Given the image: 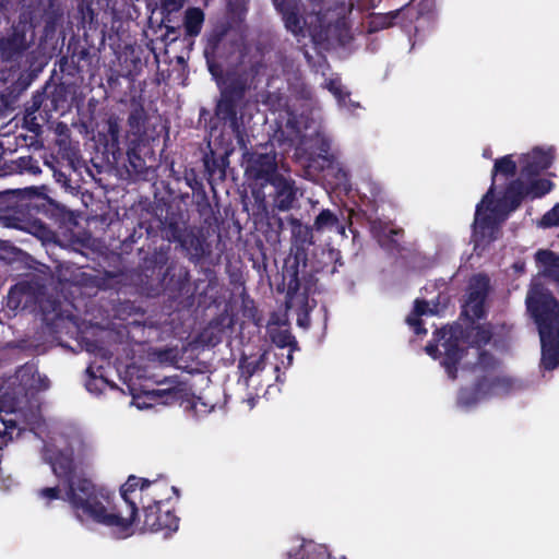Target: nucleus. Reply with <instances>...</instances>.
<instances>
[{"instance_id": "obj_51", "label": "nucleus", "mask_w": 559, "mask_h": 559, "mask_svg": "<svg viewBox=\"0 0 559 559\" xmlns=\"http://www.w3.org/2000/svg\"><path fill=\"white\" fill-rule=\"evenodd\" d=\"M559 226V202L547 211L539 221V227L552 228Z\"/></svg>"}, {"instance_id": "obj_1", "label": "nucleus", "mask_w": 559, "mask_h": 559, "mask_svg": "<svg viewBox=\"0 0 559 559\" xmlns=\"http://www.w3.org/2000/svg\"><path fill=\"white\" fill-rule=\"evenodd\" d=\"M36 497L46 508H51L56 500L68 502L81 524L92 522L114 530L120 537L131 535L133 518L122 514L115 503V493L85 476L79 477L64 491L58 485L43 487L36 491Z\"/></svg>"}, {"instance_id": "obj_16", "label": "nucleus", "mask_w": 559, "mask_h": 559, "mask_svg": "<svg viewBox=\"0 0 559 559\" xmlns=\"http://www.w3.org/2000/svg\"><path fill=\"white\" fill-rule=\"evenodd\" d=\"M33 301L41 314L43 322L52 331L62 326L64 321H74V314L62 310V304L58 298L46 295L40 288H34Z\"/></svg>"}, {"instance_id": "obj_48", "label": "nucleus", "mask_w": 559, "mask_h": 559, "mask_svg": "<svg viewBox=\"0 0 559 559\" xmlns=\"http://www.w3.org/2000/svg\"><path fill=\"white\" fill-rule=\"evenodd\" d=\"M484 203L491 204L492 201L491 202H489V200L486 202L481 201L479 204H477L476 212H475L474 225H475V228H479L481 230H486V229L492 230L496 227V222H495V218L490 214H484L481 212Z\"/></svg>"}, {"instance_id": "obj_54", "label": "nucleus", "mask_w": 559, "mask_h": 559, "mask_svg": "<svg viewBox=\"0 0 559 559\" xmlns=\"http://www.w3.org/2000/svg\"><path fill=\"white\" fill-rule=\"evenodd\" d=\"M475 333L473 335V343L477 346L486 345L491 341L492 333L488 328L484 325L475 326Z\"/></svg>"}, {"instance_id": "obj_11", "label": "nucleus", "mask_w": 559, "mask_h": 559, "mask_svg": "<svg viewBox=\"0 0 559 559\" xmlns=\"http://www.w3.org/2000/svg\"><path fill=\"white\" fill-rule=\"evenodd\" d=\"M141 516L138 513L133 523L140 532H160L168 537L178 531L180 519L167 507L168 504H145L144 498H141Z\"/></svg>"}, {"instance_id": "obj_31", "label": "nucleus", "mask_w": 559, "mask_h": 559, "mask_svg": "<svg viewBox=\"0 0 559 559\" xmlns=\"http://www.w3.org/2000/svg\"><path fill=\"white\" fill-rule=\"evenodd\" d=\"M312 226L318 234L332 230H335L341 235L345 234V226L341 223L337 214L330 209L321 210L316 216Z\"/></svg>"}, {"instance_id": "obj_24", "label": "nucleus", "mask_w": 559, "mask_h": 559, "mask_svg": "<svg viewBox=\"0 0 559 559\" xmlns=\"http://www.w3.org/2000/svg\"><path fill=\"white\" fill-rule=\"evenodd\" d=\"M535 260L543 266V271L532 281L530 289L536 282L549 289L543 280H548L559 287V254L548 249H540L535 253Z\"/></svg>"}, {"instance_id": "obj_23", "label": "nucleus", "mask_w": 559, "mask_h": 559, "mask_svg": "<svg viewBox=\"0 0 559 559\" xmlns=\"http://www.w3.org/2000/svg\"><path fill=\"white\" fill-rule=\"evenodd\" d=\"M515 388V380L504 373L495 372L491 374H481L478 377V390L483 396H506Z\"/></svg>"}, {"instance_id": "obj_33", "label": "nucleus", "mask_w": 559, "mask_h": 559, "mask_svg": "<svg viewBox=\"0 0 559 559\" xmlns=\"http://www.w3.org/2000/svg\"><path fill=\"white\" fill-rule=\"evenodd\" d=\"M428 313H435V311L430 309L428 301L425 299H416L413 311L406 318L407 324L413 329L415 334H427V330L424 326V322L420 317Z\"/></svg>"}, {"instance_id": "obj_59", "label": "nucleus", "mask_w": 559, "mask_h": 559, "mask_svg": "<svg viewBox=\"0 0 559 559\" xmlns=\"http://www.w3.org/2000/svg\"><path fill=\"white\" fill-rule=\"evenodd\" d=\"M402 235H403V229L391 228V229L389 230V235H388V237H389L390 241H391L392 243H394V247H396V248H397V247H399V245H397V241H396L395 237H397V236H402Z\"/></svg>"}, {"instance_id": "obj_61", "label": "nucleus", "mask_w": 559, "mask_h": 559, "mask_svg": "<svg viewBox=\"0 0 559 559\" xmlns=\"http://www.w3.org/2000/svg\"><path fill=\"white\" fill-rule=\"evenodd\" d=\"M179 277H180V287L183 286L186 282H189V271L186 267H180L179 270Z\"/></svg>"}, {"instance_id": "obj_46", "label": "nucleus", "mask_w": 559, "mask_h": 559, "mask_svg": "<svg viewBox=\"0 0 559 559\" xmlns=\"http://www.w3.org/2000/svg\"><path fill=\"white\" fill-rule=\"evenodd\" d=\"M462 314L466 316L471 321L483 319L486 314L485 301L466 299Z\"/></svg>"}, {"instance_id": "obj_35", "label": "nucleus", "mask_w": 559, "mask_h": 559, "mask_svg": "<svg viewBox=\"0 0 559 559\" xmlns=\"http://www.w3.org/2000/svg\"><path fill=\"white\" fill-rule=\"evenodd\" d=\"M490 288V281L486 274L474 275L468 284L467 299L486 301Z\"/></svg>"}, {"instance_id": "obj_3", "label": "nucleus", "mask_w": 559, "mask_h": 559, "mask_svg": "<svg viewBox=\"0 0 559 559\" xmlns=\"http://www.w3.org/2000/svg\"><path fill=\"white\" fill-rule=\"evenodd\" d=\"M265 67L261 55L249 53L246 48H242L239 50L235 67L225 73L224 86L221 87L214 115L218 120L228 123L240 145H245V128L242 117L238 116L239 107L247 91L255 87L257 80Z\"/></svg>"}, {"instance_id": "obj_42", "label": "nucleus", "mask_w": 559, "mask_h": 559, "mask_svg": "<svg viewBox=\"0 0 559 559\" xmlns=\"http://www.w3.org/2000/svg\"><path fill=\"white\" fill-rule=\"evenodd\" d=\"M328 88L336 98L340 106L346 107L348 109H355L359 107L358 103H354L350 99V93L345 90L341 82L332 80L330 81Z\"/></svg>"}, {"instance_id": "obj_43", "label": "nucleus", "mask_w": 559, "mask_h": 559, "mask_svg": "<svg viewBox=\"0 0 559 559\" xmlns=\"http://www.w3.org/2000/svg\"><path fill=\"white\" fill-rule=\"evenodd\" d=\"M500 361L488 350L481 349L478 354L475 368L483 374H491L497 372Z\"/></svg>"}, {"instance_id": "obj_53", "label": "nucleus", "mask_w": 559, "mask_h": 559, "mask_svg": "<svg viewBox=\"0 0 559 559\" xmlns=\"http://www.w3.org/2000/svg\"><path fill=\"white\" fill-rule=\"evenodd\" d=\"M78 283L86 287L102 288L104 286V278L86 272H81L78 277Z\"/></svg>"}, {"instance_id": "obj_47", "label": "nucleus", "mask_w": 559, "mask_h": 559, "mask_svg": "<svg viewBox=\"0 0 559 559\" xmlns=\"http://www.w3.org/2000/svg\"><path fill=\"white\" fill-rule=\"evenodd\" d=\"M186 3V0H159V11L163 15V22H173V13L179 12Z\"/></svg>"}, {"instance_id": "obj_2", "label": "nucleus", "mask_w": 559, "mask_h": 559, "mask_svg": "<svg viewBox=\"0 0 559 559\" xmlns=\"http://www.w3.org/2000/svg\"><path fill=\"white\" fill-rule=\"evenodd\" d=\"M62 19L59 0H22L16 19L0 34V64L10 68L20 64L35 45L40 25L39 44L52 40Z\"/></svg>"}, {"instance_id": "obj_28", "label": "nucleus", "mask_w": 559, "mask_h": 559, "mask_svg": "<svg viewBox=\"0 0 559 559\" xmlns=\"http://www.w3.org/2000/svg\"><path fill=\"white\" fill-rule=\"evenodd\" d=\"M518 171V164L513 159V156L511 154L504 155L500 158H497L495 160L492 171H491V185L486 192V194L483 197V202H486L489 200V202L493 199L495 193V180L498 175H501L506 178H512L516 175Z\"/></svg>"}, {"instance_id": "obj_60", "label": "nucleus", "mask_w": 559, "mask_h": 559, "mask_svg": "<svg viewBox=\"0 0 559 559\" xmlns=\"http://www.w3.org/2000/svg\"><path fill=\"white\" fill-rule=\"evenodd\" d=\"M162 25L166 28L167 35H174V39L176 38L178 34V28L173 25V22H163Z\"/></svg>"}, {"instance_id": "obj_13", "label": "nucleus", "mask_w": 559, "mask_h": 559, "mask_svg": "<svg viewBox=\"0 0 559 559\" xmlns=\"http://www.w3.org/2000/svg\"><path fill=\"white\" fill-rule=\"evenodd\" d=\"M159 384H169V386L148 391L146 396L151 401L164 405L178 404L187 409L195 407V395L191 386L187 382L181 381L179 376L164 378Z\"/></svg>"}, {"instance_id": "obj_50", "label": "nucleus", "mask_w": 559, "mask_h": 559, "mask_svg": "<svg viewBox=\"0 0 559 559\" xmlns=\"http://www.w3.org/2000/svg\"><path fill=\"white\" fill-rule=\"evenodd\" d=\"M70 176L71 173L69 166L66 169H53V178L56 182H58L66 191L78 193L79 186L73 183Z\"/></svg>"}, {"instance_id": "obj_12", "label": "nucleus", "mask_w": 559, "mask_h": 559, "mask_svg": "<svg viewBox=\"0 0 559 559\" xmlns=\"http://www.w3.org/2000/svg\"><path fill=\"white\" fill-rule=\"evenodd\" d=\"M43 459L45 463L49 464L53 475L63 483L64 489L78 481L79 464L71 445L59 448L53 443H46L43 447Z\"/></svg>"}, {"instance_id": "obj_9", "label": "nucleus", "mask_w": 559, "mask_h": 559, "mask_svg": "<svg viewBox=\"0 0 559 559\" xmlns=\"http://www.w3.org/2000/svg\"><path fill=\"white\" fill-rule=\"evenodd\" d=\"M67 104V91L63 85H47L43 91H37L25 105V120L40 128L35 120L49 121L53 112L64 108Z\"/></svg>"}, {"instance_id": "obj_38", "label": "nucleus", "mask_w": 559, "mask_h": 559, "mask_svg": "<svg viewBox=\"0 0 559 559\" xmlns=\"http://www.w3.org/2000/svg\"><path fill=\"white\" fill-rule=\"evenodd\" d=\"M204 168L207 175L212 178L218 175L219 179H224L226 176V167L228 165L227 155L216 156L213 151L210 154H205L204 158Z\"/></svg>"}, {"instance_id": "obj_30", "label": "nucleus", "mask_w": 559, "mask_h": 559, "mask_svg": "<svg viewBox=\"0 0 559 559\" xmlns=\"http://www.w3.org/2000/svg\"><path fill=\"white\" fill-rule=\"evenodd\" d=\"M326 546L302 539L301 544L288 551V559H330Z\"/></svg>"}, {"instance_id": "obj_26", "label": "nucleus", "mask_w": 559, "mask_h": 559, "mask_svg": "<svg viewBox=\"0 0 559 559\" xmlns=\"http://www.w3.org/2000/svg\"><path fill=\"white\" fill-rule=\"evenodd\" d=\"M525 198H528L526 183L521 178H516L507 185L498 206L506 213H510L519 209Z\"/></svg>"}, {"instance_id": "obj_37", "label": "nucleus", "mask_w": 559, "mask_h": 559, "mask_svg": "<svg viewBox=\"0 0 559 559\" xmlns=\"http://www.w3.org/2000/svg\"><path fill=\"white\" fill-rule=\"evenodd\" d=\"M68 51L70 52L71 62L76 71L83 69L84 66H90L92 62V53L88 47L78 41H69Z\"/></svg>"}, {"instance_id": "obj_57", "label": "nucleus", "mask_w": 559, "mask_h": 559, "mask_svg": "<svg viewBox=\"0 0 559 559\" xmlns=\"http://www.w3.org/2000/svg\"><path fill=\"white\" fill-rule=\"evenodd\" d=\"M426 353L432 357L433 359H437L440 356L439 345L435 342H429L425 347Z\"/></svg>"}, {"instance_id": "obj_10", "label": "nucleus", "mask_w": 559, "mask_h": 559, "mask_svg": "<svg viewBox=\"0 0 559 559\" xmlns=\"http://www.w3.org/2000/svg\"><path fill=\"white\" fill-rule=\"evenodd\" d=\"M228 28L225 25L214 27L205 36L204 58L206 66L215 80L224 76V67L229 62V57L238 48V44L227 40Z\"/></svg>"}, {"instance_id": "obj_20", "label": "nucleus", "mask_w": 559, "mask_h": 559, "mask_svg": "<svg viewBox=\"0 0 559 559\" xmlns=\"http://www.w3.org/2000/svg\"><path fill=\"white\" fill-rule=\"evenodd\" d=\"M177 245L194 264L203 262L212 253V246L203 229L197 226H190Z\"/></svg>"}, {"instance_id": "obj_15", "label": "nucleus", "mask_w": 559, "mask_h": 559, "mask_svg": "<svg viewBox=\"0 0 559 559\" xmlns=\"http://www.w3.org/2000/svg\"><path fill=\"white\" fill-rule=\"evenodd\" d=\"M344 262L342 261V253L338 249L332 247H320L314 250L312 258H308V266L306 272L302 271V266H300V283L305 282L306 276H312L314 281V289L311 294L317 292V282L318 278L316 274H325V275H334L337 272L338 266H343Z\"/></svg>"}, {"instance_id": "obj_56", "label": "nucleus", "mask_w": 559, "mask_h": 559, "mask_svg": "<svg viewBox=\"0 0 559 559\" xmlns=\"http://www.w3.org/2000/svg\"><path fill=\"white\" fill-rule=\"evenodd\" d=\"M86 373L88 374V379L85 383L86 389L90 392H99L100 390L97 389V386H96V382L98 379H97L92 366H88L86 368Z\"/></svg>"}, {"instance_id": "obj_64", "label": "nucleus", "mask_w": 559, "mask_h": 559, "mask_svg": "<svg viewBox=\"0 0 559 559\" xmlns=\"http://www.w3.org/2000/svg\"><path fill=\"white\" fill-rule=\"evenodd\" d=\"M173 267L171 266H167L163 273V280H167V277L170 276V272H171Z\"/></svg>"}, {"instance_id": "obj_36", "label": "nucleus", "mask_w": 559, "mask_h": 559, "mask_svg": "<svg viewBox=\"0 0 559 559\" xmlns=\"http://www.w3.org/2000/svg\"><path fill=\"white\" fill-rule=\"evenodd\" d=\"M147 116L142 104L133 105L128 116L129 132L141 138L145 133Z\"/></svg>"}, {"instance_id": "obj_40", "label": "nucleus", "mask_w": 559, "mask_h": 559, "mask_svg": "<svg viewBox=\"0 0 559 559\" xmlns=\"http://www.w3.org/2000/svg\"><path fill=\"white\" fill-rule=\"evenodd\" d=\"M486 399L483 392L478 390V378L472 388H462L457 394V405L464 408L475 406L480 400Z\"/></svg>"}, {"instance_id": "obj_32", "label": "nucleus", "mask_w": 559, "mask_h": 559, "mask_svg": "<svg viewBox=\"0 0 559 559\" xmlns=\"http://www.w3.org/2000/svg\"><path fill=\"white\" fill-rule=\"evenodd\" d=\"M169 253L170 245L163 243L159 247L154 248L152 252H147L144 257H142V265L146 271H160L167 266L169 261Z\"/></svg>"}, {"instance_id": "obj_39", "label": "nucleus", "mask_w": 559, "mask_h": 559, "mask_svg": "<svg viewBox=\"0 0 559 559\" xmlns=\"http://www.w3.org/2000/svg\"><path fill=\"white\" fill-rule=\"evenodd\" d=\"M401 10L390 11L388 13H372L369 20V32L374 33L395 24Z\"/></svg>"}, {"instance_id": "obj_49", "label": "nucleus", "mask_w": 559, "mask_h": 559, "mask_svg": "<svg viewBox=\"0 0 559 559\" xmlns=\"http://www.w3.org/2000/svg\"><path fill=\"white\" fill-rule=\"evenodd\" d=\"M272 342L280 348L297 346L295 336L288 330H275L271 333Z\"/></svg>"}, {"instance_id": "obj_62", "label": "nucleus", "mask_w": 559, "mask_h": 559, "mask_svg": "<svg viewBox=\"0 0 559 559\" xmlns=\"http://www.w3.org/2000/svg\"><path fill=\"white\" fill-rule=\"evenodd\" d=\"M12 8V0H0V14H4Z\"/></svg>"}, {"instance_id": "obj_41", "label": "nucleus", "mask_w": 559, "mask_h": 559, "mask_svg": "<svg viewBox=\"0 0 559 559\" xmlns=\"http://www.w3.org/2000/svg\"><path fill=\"white\" fill-rule=\"evenodd\" d=\"M555 187V183L547 178H531L526 183L527 197L532 200L540 199L549 193Z\"/></svg>"}, {"instance_id": "obj_19", "label": "nucleus", "mask_w": 559, "mask_h": 559, "mask_svg": "<svg viewBox=\"0 0 559 559\" xmlns=\"http://www.w3.org/2000/svg\"><path fill=\"white\" fill-rule=\"evenodd\" d=\"M265 186L271 187L269 197L273 206L280 211H288L294 207L298 195H302L294 179L283 174H277Z\"/></svg>"}, {"instance_id": "obj_29", "label": "nucleus", "mask_w": 559, "mask_h": 559, "mask_svg": "<svg viewBox=\"0 0 559 559\" xmlns=\"http://www.w3.org/2000/svg\"><path fill=\"white\" fill-rule=\"evenodd\" d=\"M34 287L26 282L19 283L10 288L7 296V307L13 311L26 309L33 301Z\"/></svg>"}, {"instance_id": "obj_21", "label": "nucleus", "mask_w": 559, "mask_h": 559, "mask_svg": "<svg viewBox=\"0 0 559 559\" xmlns=\"http://www.w3.org/2000/svg\"><path fill=\"white\" fill-rule=\"evenodd\" d=\"M152 222L157 229V237L160 234V238L167 240L169 245L177 243L190 227L183 213L173 206L166 209L165 216L156 217Z\"/></svg>"}, {"instance_id": "obj_5", "label": "nucleus", "mask_w": 559, "mask_h": 559, "mask_svg": "<svg viewBox=\"0 0 559 559\" xmlns=\"http://www.w3.org/2000/svg\"><path fill=\"white\" fill-rule=\"evenodd\" d=\"M292 235L290 259L285 261V269L283 271V286H286V302L292 304L298 295L301 296V301L306 302L310 293L314 289V281L312 276H306L305 282L301 284L299 274L300 266L306 272L308 266V253L311 246L314 245L313 234L316 233L313 226L304 224L299 218L290 216L288 218Z\"/></svg>"}, {"instance_id": "obj_34", "label": "nucleus", "mask_w": 559, "mask_h": 559, "mask_svg": "<svg viewBox=\"0 0 559 559\" xmlns=\"http://www.w3.org/2000/svg\"><path fill=\"white\" fill-rule=\"evenodd\" d=\"M204 19V12L200 8H188L183 17V28L186 36L197 37L202 31Z\"/></svg>"}, {"instance_id": "obj_18", "label": "nucleus", "mask_w": 559, "mask_h": 559, "mask_svg": "<svg viewBox=\"0 0 559 559\" xmlns=\"http://www.w3.org/2000/svg\"><path fill=\"white\" fill-rule=\"evenodd\" d=\"M436 342H441L444 354L441 366L445 369L451 380H456L459 365L464 356L465 348L461 346L460 338L452 333V330L445 328L438 329L433 332Z\"/></svg>"}, {"instance_id": "obj_52", "label": "nucleus", "mask_w": 559, "mask_h": 559, "mask_svg": "<svg viewBox=\"0 0 559 559\" xmlns=\"http://www.w3.org/2000/svg\"><path fill=\"white\" fill-rule=\"evenodd\" d=\"M8 414L2 413V416L0 417V420L4 425V429L0 430V452H3L4 447L8 445L9 441L12 440L11 432L8 431V429L15 428V420L8 419L5 416Z\"/></svg>"}, {"instance_id": "obj_4", "label": "nucleus", "mask_w": 559, "mask_h": 559, "mask_svg": "<svg viewBox=\"0 0 559 559\" xmlns=\"http://www.w3.org/2000/svg\"><path fill=\"white\" fill-rule=\"evenodd\" d=\"M525 304L540 340V367L552 371L559 367V301L550 289L536 282L528 289Z\"/></svg>"}, {"instance_id": "obj_27", "label": "nucleus", "mask_w": 559, "mask_h": 559, "mask_svg": "<svg viewBox=\"0 0 559 559\" xmlns=\"http://www.w3.org/2000/svg\"><path fill=\"white\" fill-rule=\"evenodd\" d=\"M120 119L117 115H110L105 124V131L99 132V142L107 153L115 154L120 151Z\"/></svg>"}, {"instance_id": "obj_58", "label": "nucleus", "mask_w": 559, "mask_h": 559, "mask_svg": "<svg viewBox=\"0 0 559 559\" xmlns=\"http://www.w3.org/2000/svg\"><path fill=\"white\" fill-rule=\"evenodd\" d=\"M49 385H50L49 379L46 376L41 377L38 373V382H36L37 393H39L40 391L47 390L49 388Z\"/></svg>"}, {"instance_id": "obj_6", "label": "nucleus", "mask_w": 559, "mask_h": 559, "mask_svg": "<svg viewBox=\"0 0 559 559\" xmlns=\"http://www.w3.org/2000/svg\"><path fill=\"white\" fill-rule=\"evenodd\" d=\"M138 489L141 496L145 495V498H147L146 504H168L171 495L179 497V489L175 486H169L165 479L148 480L134 475L129 476L120 488V496L128 511L127 518H133L132 524L135 522L138 514V506L134 497Z\"/></svg>"}, {"instance_id": "obj_25", "label": "nucleus", "mask_w": 559, "mask_h": 559, "mask_svg": "<svg viewBox=\"0 0 559 559\" xmlns=\"http://www.w3.org/2000/svg\"><path fill=\"white\" fill-rule=\"evenodd\" d=\"M276 11L282 15L285 27L294 35L304 31L302 17L299 14L297 0H272Z\"/></svg>"}, {"instance_id": "obj_55", "label": "nucleus", "mask_w": 559, "mask_h": 559, "mask_svg": "<svg viewBox=\"0 0 559 559\" xmlns=\"http://www.w3.org/2000/svg\"><path fill=\"white\" fill-rule=\"evenodd\" d=\"M128 162L130 166L135 170L139 171L142 169L145 165L144 159L140 156V154L136 151L135 146L129 147L127 151Z\"/></svg>"}, {"instance_id": "obj_14", "label": "nucleus", "mask_w": 559, "mask_h": 559, "mask_svg": "<svg viewBox=\"0 0 559 559\" xmlns=\"http://www.w3.org/2000/svg\"><path fill=\"white\" fill-rule=\"evenodd\" d=\"M144 236L152 243L156 242L157 229L152 219L139 221L135 225L132 224L131 227L124 223H119L117 229L118 245L111 243V246L118 255H127L134 250Z\"/></svg>"}, {"instance_id": "obj_8", "label": "nucleus", "mask_w": 559, "mask_h": 559, "mask_svg": "<svg viewBox=\"0 0 559 559\" xmlns=\"http://www.w3.org/2000/svg\"><path fill=\"white\" fill-rule=\"evenodd\" d=\"M17 384L12 392H4L0 396V417L2 413L15 414L22 412L37 394L36 382H38V372L34 366L24 365L15 372Z\"/></svg>"}, {"instance_id": "obj_22", "label": "nucleus", "mask_w": 559, "mask_h": 559, "mask_svg": "<svg viewBox=\"0 0 559 559\" xmlns=\"http://www.w3.org/2000/svg\"><path fill=\"white\" fill-rule=\"evenodd\" d=\"M554 158V148L534 147L531 152L522 154L519 158L521 176L527 179L539 176L540 173L552 165Z\"/></svg>"}, {"instance_id": "obj_44", "label": "nucleus", "mask_w": 559, "mask_h": 559, "mask_svg": "<svg viewBox=\"0 0 559 559\" xmlns=\"http://www.w3.org/2000/svg\"><path fill=\"white\" fill-rule=\"evenodd\" d=\"M238 369L240 371V377L245 379L246 382L258 371L263 369L262 358L250 360L247 356H241L238 362Z\"/></svg>"}, {"instance_id": "obj_45", "label": "nucleus", "mask_w": 559, "mask_h": 559, "mask_svg": "<svg viewBox=\"0 0 559 559\" xmlns=\"http://www.w3.org/2000/svg\"><path fill=\"white\" fill-rule=\"evenodd\" d=\"M13 169L20 174L37 175L41 171L38 160L31 155L21 156L13 162Z\"/></svg>"}, {"instance_id": "obj_17", "label": "nucleus", "mask_w": 559, "mask_h": 559, "mask_svg": "<svg viewBox=\"0 0 559 559\" xmlns=\"http://www.w3.org/2000/svg\"><path fill=\"white\" fill-rule=\"evenodd\" d=\"M243 157L246 160V174L249 178L260 181L261 186H265L273 177L280 174L274 150L269 152H246Z\"/></svg>"}, {"instance_id": "obj_63", "label": "nucleus", "mask_w": 559, "mask_h": 559, "mask_svg": "<svg viewBox=\"0 0 559 559\" xmlns=\"http://www.w3.org/2000/svg\"><path fill=\"white\" fill-rule=\"evenodd\" d=\"M371 193H372V197L374 198V200L381 199V188L380 187L374 186L371 189Z\"/></svg>"}, {"instance_id": "obj_7", "label": "nucleus", "mask_w": 559, "mask_h": 559, "mask_svg": "<svg viewBox=\"0 0 559 559\" xmlns=\"http://www.w3.org/2000/svg\"><path fill=\"white\" fill-rule=\"evenodd\" d=\"M7 193L12 194L15 199V205L10 212L0 216V223L8 228L29 231L34 225L33 216L41 212L49 199L35 187L16 189Z\"/></svg>"}]
</instances>
